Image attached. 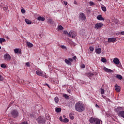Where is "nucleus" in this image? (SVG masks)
<instances>
[{
  "label": "nucleus",
  "mask_w": 124,
  "mask_h": 124,
  "mask_svg": "<svg viewBox=\"0 0 124 124\" xmlns=\"http://www.w3.org/2000/svg\"><path fill=\"white\" fill-rule=\"evenodd\" d=\"M75 109L78 112H82L85 110V105L82 103L78 102L75 104Z\"/></svg>",
  "instance_id": "1"
},
{
  "label": "nucleus",
  "mask_w": 124,
  "mask_h": 124,
  "mask_svg": "<svg viewBox=\"0 0 124 124\" xmlns=\"http://www.w3.org/2000/svg\"><path fill=\"white\" fill-rule=\"evenodd\" d=\"M115 112H116L118 117H121L124 119V108L118 107L115 108Z\"/></svg>",
  "instance_id": "2"
},
{
  "label": "nucleus",
  "mask_w": 124,
  "mask_h": 124,
  "mask_svg": "<svg viewBox=\"0 0 124 124\" xmlns=\"http://www.w3.org/2000/svg\"><path fill=\"white\" fill-rule=\"evenodd\" d=\"M89 121L91 124H102V121L98 118L91 117Z\"/></svg>",
  "instance_id": "3"
},
{
  "label": "nucleus",
  "mask_w": 124,
  "mask_h": 124,
  "mask_svg": "<svg viewBox=\"0 0 124 124\" xmlns=\"http://www.w3.org/2000/svg\"><path fill=\"white\" fill-rule=\"evenodd\" d=\"M36 121L38 122V124H45V118L43 116H39Z\"/></svg>",
  "instance_id": "4"
},
{
  "label": "nucleus",
  "mask_w": 124,
  "mask_h": 124,
  "mask_svg": "<svg viewBox=\"0 0 124 124\" xmlns=\"http://www.w3.org/2000/svg\"><path fill=\"white\" fill-rule=\"evenodd\" d=\"M36 73L37 75H38V76H41L42 77H45V78H47L45 72H44L40 70H37Z\"/></svg>",
  "instance_id": "5"
},
{
  "label": "nucleus",
  "mask_w": 124,
  "mask_h": 124,
  "mask_svg": "<svg viewBox=\"0 0 124 124\" xmlns=\"http://www.w3.org/2000/svg\"><path fill=\"white\" fill-rule=\"evenodd\" d=\"M11 114L13 118H17V117L19 116V112L16 109L13 110L11 111Z\"/></svg>",
  "instance_id": "6"
},
{
  "label": "nucleus",
  "mask_w": 124,
  "mask_h": 124,
  "mask_svg": "<svg viewBox=\"0 0 124 124\" xmlns=\"http://www.w3.org/2000/svg\"><path fill=\"white\" fill-rule=\"evenodd\" d=\"M68 35L69 37H72V38H75V37L77 35L76 32L74 31H71L69 33Z\"/></svg>",
  "instance_id": "7"
},
{
  "label": "nucleus",
  "mask_w": 124,
  "mask_h": 124,
  "mask_svg": "<svg viewBox=\"0 0 124 124\" xmlns=\"http://www.w3.org/2000/svg\"><path fill=\"white\" fill-rule=\"evenodd\" d=\"M103 26V24H102V23H97L95 25L94 28L97 30H99V29H101V28H102Z\"/></svg>",
  "instance_id": "8"
},
{
  "label": "nucleus",
  "mask_w": 124,
  "mask_h": 124,
  "mask_svg": "<svg viewBox=\"0 0 124 124\" xmlns=\"http://www.w3.org/2000/svg\"><path fill=\"white\" fill-rule=\"evenodd\" d=\"M4 59L5 60V61H9L10 60H11V56L9 54L6 53L4 55Z\"/></svg>",
  "instance_id": "9"
},
{
  "label": "nucleus",
  "mask_w": 124,
  "mask_h": 124,
  "mask_svg": "<svg viewBox=\"0 0 124 124\" xmlns=\"http://www.w3.org/2000/svg\"><path fill=\"white\" fill-rule=\"evenodd\" d=\"M108 41L109 43H111V42L115 43V42L117 41V38H108Z\"/></svg>",
  "instance_id": "10"
},
{
  "label": "nucleus",
  "mask_w": 124,
  "mask_h": 124,
  "mask_svg": "<svg viewBox=\"0 0 124 124\" xmlns=\"http://www.w3.org/2000/svg\"><path fill=\"white\" fill-rule=\"evenodd\" d=\"M79 18L81 21H85L86 20V15L84 13H81L79 15Z\"/></svg>",
  "instance_id": "11"
},
{
  "label": "nucleus",
  "mask_w": 124,
  "mask_h": 124,
  "mask_svg": "<svg viewBox=\"0 0 124 124\" xmlns=\"http://www.w3.org/2000/svg\"><path fill=\"white\" fill-rule=\"evenodd\" d=\"M47 22L48 24H50V25H54L55 24V21L51 18H48L47 19Z\"/></svg>",
  "instance_id": "12"
},
{
  "label": "nucleus",
  "mask_w": 124,
  "mask_h": 124,
  "mask_svg": "<svg viewBox=\"0 0 124 124\" xmlns=\"http://www.w3.org/2000/svg\"><path fill=\"white\" fill-rule=\"evenodd\" d=\"M103 69L105 71H106V72H108V73H111L113 72V70H112L110 69H108V68H106V67H104L103 68Z\"/></svg>",
  "instance_id": "13"
},
{
  "label": "nucleus",
  "mask_w": 124,
  "mask_h": 124,
  "mask_svg": "<svg viewBox=\"0 0 124 124\" xmlns=\"http://www.w3.org/2000/svg\"><path fill=\"white\" fill-rule=\"evenodd\" d=\"M113 62L115 63V64H119L120 61H119V59L115 58L113 59Z\"/></svg>",
  "instance_id": "14"
},
{
  "label": "nucleus",
  "mask_w": 124,
  "mask_h": 124,
  "mask_svg": "<svg viewBox=\"0 0 124 124\" xmlns=\"http://www.w3.org/2000/svg\"><path fill=\"white\" fill-rule=\"evenodd\" d=\"M97 20H99V21H104V18H103L102 16H101V15L97 16Z\"/></svg>",
  "instance_id": "15"
},
{
  "label": "nucleus",
  "mask_w": 124,
  "mask_h": 124,
  "mask_svg": "<svg viewBox=\"0 0 124 124\" xmlns=\"http://www.w3.org/2000/svg\"><path fill=\"white\" fill-rule=\"evenodd\" d=\"M21 49L19 48H16L14 49V52L16 54H21L22 52L21 51Z\"/></svg>",
  "instance_id": "16"
},
{
  "label": "nucleus",
  "mask_w": 124,
  "mask_h": 124,
  "mask_svg": "<svg viewBox=\"0 0 124 124\" xmlns=\"http://www.w3.org/2000/svg\"><path fill=\"white\" fill-rule=\"evenodd\" d=\"M115 88V90L119 92H120V91H121V89H120V86H118V84H116L114 86Z\"/></svg>",
  "instance_id": "17"
},
{
  "label": "nucleus",
  "mask_w": 124,
  "mask_h": 124,
  "mask_svg": "<svg viewBox=\"0 0 124 124\" xmlns=\"http://www.w3.org/2000/svg\"><path fill=\"white\" fill-rule=\"evenodd\" d=\"M37 20L38 21H42V22H44V21H45V18L42 16H38L37 17Z\"/></svg>",
  "instance_id": "18"
},
{
  "label": "nucleus",
  "mask_w": 124,
  "mask_h": 124,
  "mask_svg": "<svg viewBox=\"0 0 124 124\" xmlns=\"http://www.w3.org/2000/svg\"><path fill=\"white\" fill-rule=\"evenodd\" d=\"M64 62L66 64H68V65H71L72 64L71 62H70L69 60L65 59Z\"/></svg>",
  "instance_id": "19"
},
{
  "label": "nucleus",
  "mask_w": 124,
  "mask_h": 124,
  "mask_svg": "<svg viewBox=\"0 0 124 124\" xmlns=\"http://www.w3.org/2000/svg\"><path fill=\"white\" fill-rule=\"evenodd\" d=\"M25 21L28 25H31V21L28 19H25Z\"/></svg>",
  "instance_id": "20"
},
{
  "label": "nucleus",
  "mask_w": 124,
  "mask_h": 124,
  "mask_svg": "<svg viewBox=\"0 0 124 124\" xmlns=\"http://www.w3.org/2000/svg\"><path fill=\"white\" fill-rule=\"evenodd\" d=\"M96 54H100L101 53V48H99L95 50Z\"/></svg>",
  "instance_id": "21"
},
{
  "label": "nucleus",
  "mask_w": 124,
  "mask_h": 124,
  "mask_svg": "<svg viewBox=\"0 0 124 124\" xmlns=\"http://www.w3.org/2000/svg\"><path fill=\"white\" fill-rule=\"evenodd\" d=\"M116 78L119 80H122V79H123V76H122L121 75H117L116 76Z\"/></svg>",
  "instance_id": "22"
},
{
  "label": "nucleus",
  "mask_w": 124,
  "mask_h": 124,
  "mask_svg": "<svg viewBox=\"0 0 124 124\" xmlns=\"http://www.w3.org/2000/svg\"><path fill=\"white\" fill-rule=\"evenodd\" d=\"M27 45L30 48H31V47H32L33 45L30 42H27Z\"/></svg>",
  "instance_id": "23"
},
{
  "label": "nucleus",
  "mask_w": 124,
  "mask_h": 124,
  "mask_svg": "<svg viewBox=\"0 0 124 124\" xmlns=\"http://www.w3.org/2000/svg\"><path fill=\"white\" fill-rule=\"evenodd\" d=\"M54 101H55V103H59V97H56L54 98Z\"/></svg>",
  "instance_id": "24"
},
{
  "label": "nucleus",
  "mask_w": 124,
  "mask_h": 124,
  "mask_svg": "<svg viewBox=\"0 0 124 124\" xmlns=\"http://www.w3.org/2000/svg\"><path fill=\"white\" fill-rule=\"evenodd\" d=\"M101 94L103 95L105 93V90L104 89L101 88Z\"/></svg>",
  "instance_id": "25"
},
{
  "label": "nucleus",
  "mask_w": 124,
  "mask_h": 124,
  "mask_svg": "<svg viewBox=\"0 0 124 124\" xmlns=\"http://www.w3.org/2000/svg\"><path fill=\"white\" fill-rule=\"evenodd\" d=\"M2 42H5V40L4 38H0V43L1 44Z\"/></svg>",
  "instance_id": "26"
},
{
  "label": "nucleus",
  "mask_w": 124,
  "mask_h": 124,
  "mask_svg": "<svg viewBox=\"0 0 124 124\" xmlns=\"http://www.w3.org/2000/svg\"><path fill=\"white\" fill-rule=\"evenodd\" d=\"M55 111L56 112H57V113H60V112H61V111H62V109L61 108H57Z\"/></svg>",
  "instance_id": "27"
},
{
  "label": "nucleus",
  "mask_w": 124,
  "mask_h": 124,
  "mask_svg": "<svg viewBox=\"0 0 124 124\" xmlns=\"http://www.w3.org/2000/svg\"><path fill=\"white\" fill-rule=\"evenodd\" d=\"M69 122V120L67 118H64L63 120V123H68Z\"/></svg>",
  "instance_id": "28"
},
{
  "label": "nucleus",
  "mask_w": 124,
  "mask_h": 124,
  "mask_svg": "<svg viewBox=\"0 0 124 124\" xmlns=\"http://www.w3.org/2000/svg\"><path fill=\"white\" fill-rule=\"evenodd\" d=\"M62 97L66 98L67 99H68V98L69 97V96H68V95L66 94H63Z\"/></svg>",
  "instance_id": "29"
},
{
  "label": "nucleus",
  "mask_w": 124,
  "mask_h": 124,
  "mask_svg": "<svg viewBox=\"0 0 124 124\" xmlns=\"http://www.w3.org/2000/svg\"><path fill=\"white\" fill-rule=\"evenodd\" d=\"M101 62H107V60L105 58H102L101 59Z\"/></svg>",
  "instance_id": "30"
},
{
  "label": "nucleus",
  "mask_w": 124,
  "mask_h": 124,
  "mask_svg": "<svg viewBox=\"0 0 124 124\" xmlns=\"http://www.w3.org/2000/svg\"><path fill=\"white\" fill-rule=\"evenodd\" d=\"M89 50H90V51H91V52H93L94 48L93 47V46H90L89 47Z\"/></svg>",
  "instance_id": "31"
},
{
  "label": "nucleus",
  "mask_w": 124,
  "mask_h": 124,
  "mask_svg": "<svg viewBox=\"0 0 124 124\" xmlns=\"http://www.w3.org/2000/svg\"><path fill=\"white\" fill-rule=\"evenodd\" d=\"M102 10H103V11L105 12L106 11V10H107L106 7H105V6L102 7Z\"/></svg>",
  "instance_id": "32"
},
{
  "label": "nucleus",
  "mask_w": 124,
  "mask_h": 124,
  "mask_svg": "<svg viewBox=\"0 0 124 124\" xmlns=\"http://www.w3.org/2000/svg\"><path fill=\"white\" fill-rule=\"evenodd\" d=\"M58 29L59 30H60V31H62V30H63V27L62 26V25H60L58 27Z\"/></svg>",
  "instance_id": "33"
},
{
  "label": "nucleus",
  "mask_w": 124,
  "mask_h": 124,
  "mask_svg": "<svg viewBox=\"0 0 124 124\" xmlns=\"http://www.w3.org/2000/svg\"><path fill=\"white\" fill-rule=\"evenodd\" d=\"M88 76H90V77H93L94 75L92 73H89L88 74Z\"/></svg>",
  "instance_id": "34"
},
{
  "label": "nucleus",
  "mask_w": 124,
  "mask_h": 124,
  "mask_svg": "<svg viewBox=\"0 0 124 124\" xmlns=\"http://www.w3.org/2000/svg\"><path fill=\"white\" fill-rule=\"evenodd\" d=\"M0 66L2 68H5L6 67V65L5 64H1Z\"/></svg>",
  "instance_id": "35"
},
{
  "label": "nucleus",
  "mask_w": 124,
  "mask_h": 124,
  "mask_svg": "<svg viewBox=\"0 0 124 124\" xmlns=\"http://www.w3.org/2000/svg\"><path fill=\"white\" fill-rule=\"evenodd\" d=\"M89 3L90 4V6H93V5H94V2L93 1H90Z\"/></svg>",
  "instance_id": "36"
},
{
  "label": "nucleus",
  "mask_w": 124,
  "mask_h": 124,
  "mask_svg": "<svg viewBox=\"0 0 124 124\" xmlns=\"http://www.w3.org/2000/svg\"><path fill=\"white\" fill-rule=\"evenodd\" d=\"M13 103H14V101H12L10 103V104L8 106V108H9V107H11V105L13 104Z\"/></svg>",
  "instance_id": "37"
},
{
  "label": "nucleus",
  "mask_w": 124,
  "mask_h": 124,
  "mask_svg": "<svg viewBox=\"0 0 124 124\" xmlns=\"http://www.w3.org/2000/svg\"><path fill=\"white\" fill-rule=\"evenodd\" d=\"M70 116V119H71V120H74V116L71 115H69Z\"/></svg>",
  "instance_id": "38"
},
{
  "label": "nucleus",
  "mask_w": 124,
  "mask_h": 124,
  "mask_svg": "<svg viewBox=\"0 0 124 124\" xmlns=\"http://www.w3.org/2000/svg\"><path fill=\"white\" fill-rule=\"evenodd\" d=\"M3 81V77L0 75V81Z\"/></svg>",
  "instance_id": "39"
},
{
  "label": "nucleus",
  "mask_w": 124,
  "mask_h": 124,
  "mask_svg": "<svg viewBox=\"0 0 124 124\" xmlns=\"http://www.w3.org/2000/svg\"><path fill=\"white\" fill-rule=\"evenodd\" d=\"M19 124H28V122L27 121H24L23 122H22L20 123Z\"/></svg>",
  "instance_id": "40"
},
{
  "label": "nucleus",
  "mask_w": 124,
  "mask_h": 124,
  "mask_svg": "<svg viewBox=\"0 0 124 124\" xmlns=\"http://www.w3.org/2000/svg\"><path fill=\"white\" fill-rule=\"evenodd\" d=\"M102 97H103V98H104V99H108V98H107V97H106V96H104L103 95H102Z\"/></svg>",
  "instance_id": "41"
},
{
  "label": "nucleus",
  "mask_w": 124,
  "mask_h": 124,
  "mask_svg": "<svg viewBox=\"0 0 124 124\" xmlns=\"http://www.w3.org/2000/svg\"><path fill=\"white\" fill-rule=\"evenodd\" d=\"M59 120L61 122H63V120H62V116L60 117Z\"/></svg>",
  "instance_id": "42"
},
{
  "label": "nucleus",
  "mask_w": 124,
  "mask_h": 124,
  "mask_svg": "<svg viewBox=\"0 0 124 124\" xmlns=\"http://www.w3.org/2000/svg\"><path fill=\"white\" fill-rule=\"evenodd\" d=\"M21 12H22V13H26V10H25V9H21Z\"/></svg>",
  "instance_id": "43"
},
{
  "label": "nucleus",
  "mask_w": 124,
  "mask_h": 124,
  "mask_svg": "<svg viewBox=\"0 0 124 124\" xmlns=\"http://www.w3.org/2000/svg\"><path fill=\"white\" fill-rule=\"evenodd\" d=\"M26 65L27 66H28V67H30V62H26Z\"/></svg>",
  "instance_id": "44"
},
{
  "label": "nucleus",
  "mask_w": 124,
  "mask_h": 124,
  "mask_svg": "<svg viewBox=\"0 0 124 124\" xmlns=\"http://www.w3.org/2000/svg\"><path fill=\"white\" fill-rule=\"evenodd\" d=\"M62 1H63V2L64 4H65V5H67L68 3L66 1H63L62 0Z\"/></svg>",
  "instance_id": "45"
},
{
  "label": "nucleus",
  "mask_w": 124,
  "mask_h": 124,
  "mask_svg": "<svg viewBox=\"0 0 124 124\" xmlns=\"http://www.w3.org/2000/svg\"><path fill=\"white\" fill-rule=\"evenodd\" d=\"M63 33H64V34H68V32H67L66 31H63Z\"/></svg>",
  "instance_id": "46"
},
{
  "label": "nucleus",
  "mask_w": 124,
  "mask_h": 124,
  "mask_svg": "<svg viewBox=\"0 0 124 124\" xmlns=\"http://www.w3.org/2000/svg\"><path fill=\"white\" fill-rule=\"evenodd\" d=\"M61 47L62 49H65V48H66V47H65L64 46H61Z\"/></svg>",
  "instance_id": "47"
},
{
  "label": "nucleus",
  "mask_w": 124,
  "mask_h": 124,
  "mask_svg": "<svg viewBox=\"0 0 124 124\" xmlns=\"http://www.w3.org/2000/svg\"><path fill=\"white\" fill-rule=\"evenodd\" d=\"M85 64H82L81 65V68H85Z\"/></svg>",
  "instance_id": "48"
},
{
  "label": "nucleus",
  "mask_w": 124,
  "mask_h": 124,
  "mask_svg": "<svg viewBox=\"0 0 124 124\" xmlns=\"http://www.w3.org/2000/svg\"><path fill=\"white\" fill-rule=\"evenodd\" d=\"M68 60L71 62H73V59L72 58H69Z\"/></svg>",
  "instance_id": "49"
},
{
  "label": "nucleus",
  "mask_w": 124,
  "mask_h": 124,
  "mask_svg": "<svg viewBox=\"0 0 124 124\" xmlns=\"http://www.w3.org/2000/svg\"><path fill=\"white\" fill-rule=\"evenodd\" d=\"M46 85L48 87V88H49V89H50V86H49V85L47 83H46Z\"/></svg>",
  "instance_id": "50"
},
{
  "label": "nucleus",
  "mask_w": 124,
  "mask_h": 124,
  "mask_svg": "<svg viewBox=\"0 0 124 124\" xmlns=\"http://www.w3.org/2000/svg\"><path fill=\"white\" fill-rule=\"evenodd\" d=\"M95 107H96V108H100L99 106H98L97 104L95 105Z\"/></svg>",
  "instance_id": "51"
},
{
  "label": "nucleus",
  "mask_w": 124,
  "mask_h": 124,
  "mask_svg": "<svg viewBox=\"0 0 124 124\" xmlns=\"http://www.w3.org/2000/svg\"><path fill=\"white\" fill-rule=\"evenodd\" d=\"M74 3L75 4H76V5L78 4L77 1H74Z\"/></svg>",
  "instance_id": "52"
},
{
  "label": "nucleus",
  "mask_w": 124,
  "mask_h": 124,
  "mask_svg": "<svg viewBox=\"0 0 124 124\" xmlns=\"http://www.w3.org/2000/svg\"><path fill=\"white\" fill-rule=\"evenodd\" d=\"M77 57H76V56H74L73 58V60H76V58H77Z\"/></svg>",
  "instance_id": "53"
},
{
  "label": "nucleus",
  "mask_w": 124,
  "mask_h": 124,
  "mask_svg": "<svg viewBox=\"0 0 124 124\" xmlns=\"http://www.w3.org/2000/svg\"><path fill=\"white\" fill-rule=\"evenodd\" d=\"M121 34H122V35H124V31H122V32H121Z\"/></svg>",
  "instance_id": "54"
},
{
  "label": "nucleus",
  "mask_w": 124,
  "mask_h": 124,
  "mask_svg": "<svg viewBox=\"0 0 124 124\" xmlns=\"http://www.w3.org/2000/svg\"><path fill=\"white\" fill-rule=\"evenodd\" d=\"M0 49H1V46H0Z\"/></svg>",
  "instance_id": "55"
},
{
  "label": "nucleus",
  "mask_w": 124,
  "mask_h": 124,
  "mask_svg": "<svg viewBox=\"0 0 124 124\" xmlns=\"http://www.w3.org/2000/svg\"><path fill=\"white\" fill-rule=\"evenodd\" d=\"M99 1H101V0H99Z\"/></svg>",
  "instance_id": "56"
}]
</instances>
